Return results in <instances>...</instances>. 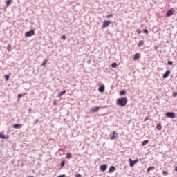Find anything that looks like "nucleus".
I'll use <instances>...</instances> for the list:
<instances>
[{
	"instance_id": "7ed1b4c3",
	"label": "nucleus",
	"mask_w": 177,
	"mask_h": 177,
	"mask_svg": "<svg viewBox=\"0 0 177 177\" xmlns=\"http://www.w3.org/2000/svg\"><path fill=\"white\" fill-rule=\"evenodd\" d=\"M174 13H175V10H174V8H171L167 11L166 14V17H171V16H172Z\"/></svg>"
},
{
	"instance_id": "f257e3e1",
	"label": "nucleus",
	"mask_w": 177,
	"mask_h": 177,
	"mask_svg": "<svg viewBox=\"0 0 177 177\" xmlns=\"http://www.w3.org/2000/svg\"><path fill=\"white\" fill-rule=\"evenodd\" d=\"M128 103V98L121 97L116 100V104L120 107H125Z\"/></svg>"
},
{
	"instance_id": "dca6fc26",
	"label": "nucleus",
	"mask_w": 177,
	"mask_h": 177,
	"mask_svg": "<svg viewBox=\"0 0 177 177\" xmlns=\"http://www.w3.org/2000/svg\"><path fill=\"white\" fill-rule=\"evenodd\" d=\"M98 91L100 92V93H103V92H104V86H100Z\"/></svg>"
},
{
	"instance_id": "473e14b6",
	"label": "nucleus",
	"mask_w": 177,
	"mask_h": 177,
	"mask_svg": "<svg viewBox=\"0 0 177 177\" xmlns=\"http://www.w3.org/2000/svg\"><path fill=\"white\" fill-rule=\"evenodd\" d=\"M53 106H56V104H57L56 100H53Z\"/></svg>"
},
{
	"instance_id": "f704fd0d",
	"label": "nucleus",
	"mask_w": 177,
	"mask_h": 177,
	"mask_svg": "<svg viewBox=\"0 0 177 177\" xmlns=\"http://www.w3.org/2000/svg\"><path fill=\"white\" fill-rule=\"evenodd\" d=\"M21 97H23V95L19 94L18 95V99H21Z\"/></svg>"
},
{
	"instance_id": "393cba45",
	"label": "nucleus",
	"mask_w": 177,
	"mask_h": 177,
	"mask_svg": "<svg viewBox=\"0 0 177 177\" xmlns=\"http://www.w3.org/2000/svg\"><path fill=\"white\" fill-rule=\"evenodd\" d=\"M66 165V161L65 160H62L61 161V168H63Z\"/></svg>"
},
{
	"instance_id": "c9c22d12",
	"label": "nucleus",
	"mask_w": 177,
	"mask_h": 177,
	"mask_svg": "<svg viewBox=\"0 0 177 177\" xmlns=\"http://www.w3.org/2000/svg\"><path fill=\"white\" fill-rule=\"evenodd\" d=\"M61 38L64 39V41L66 40V36L64 35H63Z\"/></svg>"
},
{
	"instance_id": "6ab92c4d",
	"label": "nucleus",
	"mask_w": 177,
	"mask_h": 177,
	"mask_svg": "<svg viewBox=\"0 0 177 177\" xmlns=\"http://www.w3.org/2000/svg\"><path fill=\"white\" fill-rule=\"evenodd\" d=\"M125 93H127V91L125 90H121L120 91V96H124L125 95Z\"/></svg>"
},
{
	"instance_id": "1a4fd4ad",
	"label": "nucleus",
	"mask_w": 177,
	"mask_h": 177,
	"mask_svg": "<svg viewBox=\"0 0 177 177\" xmlns=\"http://www.w3.org/2000/svg\"><path fill=\"white\" fill-rule=\"evenodd\" d=\"M170 74H171V71L170 70L166 71L165 73L162 75V78H164V79L168 78V77H169Z\"/></svg>"
},
{
	"instance_id": "a878e982",
	"label": "nucleus",
	"mask_w": 177,
	"mask_h": 177,
	"mask_svg": "<svg viewBox=\"0 0 177 177\" xmlns=\"http://www.w3.org/2000/svg\"><path fill=\"white\" fill-rule=\"evenodd\" d=\"M6 6H9V5H10V3H12V0H7L6 1Z\"/></svg>"
},
{
	"instance_id": "e433bc0d",
	"label": "nucleus",
	"mask_w": 177,
	"mask_h": 177,
	"mask_svg": "<svg viewBox=\"0 0 177 177\" xmlns=\"http://www.w3.org/2000/svg\"><path fill=\"white\" fill-rule=\"evenodd\" d=\"M38 122H39V119H36V120L35 121L34 124H38Z\"/></svg>"
},
{
	"instance_id": "f3484780",
	"label": "nucleus",
	"mask_w": 177,
	"mask_h": 177,
	"mask_svg": "<svg viewBox=\"0 0 177 177\" xmlns=\"http://www.w3.org/2000/svg\"><path fill=\"white\" fill-rule=\"evenodd\" d=\"M66 90H64L62 91H61L58 95H57V97H62L63 96V95H64L66 93Z\"/></svg>"
},
{
	"instance_id": "4c0bfd02",
	"label": "nucleus",
	"mask_w": 177,
	"mask_h": 177,
	"mask_svg": "<svg viewBox=\"0 0 177 177\" xmlns=\"http://www.w3.org/2000/svg\"><path fill=\"white\" fill-rule=\"evenodd\" d=\"M91 62H92V60L88 59V60L87 61V64H91Z\"/></svg>"
},
{
	"instance_id": "4be33fe9",
	"label": "nucleus",
	"mask_w": 177,
	"mask_h": 177,
	"mask_svg": "<svg viewBox=\"0 0 177 177\" xmlns=\"http://www.w3.org/2000/svg\"><path fill=\"white\" fill-rule=\"evenodd\" d=\"M147 143H149V140H145L142 143V146H145V145H147Z\"/></svg>"
},
{
	"instance_id": "7c9ffc66",
	"label": "nucleus",
	"mask_w": 177,
	"mask_h": 177,
	"mask_svg": "<svg viewBox=\"0 0 177 177\" xmlns=\"http://www.w3.org/2000/svg\"><path fill=\"white\" fill-rule=\"evenodd\" d=\"M110 17H113V14H109L106 15V19H110Z\"/></svg>"
},
{
	"instance_id": "20e7f679",
	"label": "nucleus",
	"mask_w": 177,
	"mask_h": 177,
	"mask_svg": "<svg viewBox=\"0 0 177 177\" xmlns=\"http://www.w3.org/2000/svg\"><path fill=\"white\" fill-rule=\"evenodd\" d=\"M129 161L130 167H133V165H135V164H136L139 161V159L136 158L134 160H132V159L129 158Z\"/></svg>"
},
{
	"instance_id": "9b49d317",
	"label": "nucleus",
	"mask_w": 177,
	"mask_h": 177,
	"mask_svg": "<svg viewBox=\"0 0 177 177\" xmlns=\"http://www.w3.org/2000/svg\"><path fill=\"white\" fill-rule=\"evenodd\" d=\"M99 110H100V107L97 106V107L91 108L90 111L91 113H96V111H99Z\"/></svg>"
},
{
	"instance_id": "f03ea898",
	"label": "nucleus",
	"mask_w": 177,
	"mask_h": 177,
	"mask_svg": "<svg viewBox=\"0 0 177 177\" xmlns=\"http://www.w3.org/2000/svg\"><path fill=\"white\" fill-rule=\"evenodd\" d=\"M32 35H35V31L34 29H31L30 30L25 32V37H32Z\"/></svg>"
},
{
	"instance_id": "b1692460",
	"label": "nucleus",
	"mask_w": 177,
	"mask_h": 177,
	"mask_svg": "<svg viewBox=\"0 0 177 177\" xmlns=\"http://www.w3.org/2000/svg\"><path fill=\"white\" fill-rule=\"evenodd\" d=\"M48 62L47 59H44V62L41 63V66L44 67V66H46V62Z\"/></svg>"
},
{
	"instance_id": "6e6552de",
	"label": "nucleus",
	"mask_w": 177,
	"mask_h": 177,
	"mask_svg": "<svg viewBox=\"0 0 177 177\" xmlns=\"http://www.w3.org/2000/svg\"><path fill=\"white\" fill-rule=\"evenodd\" d=\"M112 133H113L112 136H110V140H114L117 139V136H118V134H117V132L113 131Z\"/></svg>"
},
{
	"instance_id": "5701e85b",
	"label": "nucleus",
	"mask_w": 177,
	"mask_h": 177,
	"mask_svg": "<svg viewBox=\"0 0 177 177\" xmlns=\"http://www.w3.org/2000/svg\"><path fill=\"white\" fill-rule=\"evenodd\" d=\"M12 48V45L11 44H8L7 46V50H8V52H11L12 49H10Z\"/></svg>"
},
{
	"instance_id": "58836bf2",
	"label": "nucleus",
	"mask_w": 177,
	"mask_h": 177,
	"mask_svg": "<svg viewBox=\"0 0 177 177\" xmlns=\"http://www.w3.org/2000/svg\"><path fill=\"white\" fill-rule=\"evenodd\" d=\"M57 177H66V174H61L58 176Z\"/></svg>"
},
{
	"instance_id": "0eeeda50",
	"label": "nucleus",
	"mask_w": 177,
	"mask_h": 177,
	"mask_svg": "<svg viewBox=\"0 0 177 177\" xmlns=\"http://www.w3.org/2000/svg\"><path fill=\"white\" fill-rule=\"evenodd\" d=\"M100 169L102 172H105V171L107 170V165L106 164L101 165L100 167Z\"/></svg>"
},
{
	"instance_id": "423d86ee",
	"label": "nucleus",
	"mask_w": 177,
	"mask_h": 177,
	"mask_svg": "<svg viewBox=\"0 0 177 177\" xmlns=\"http://www.w3.org/2000/svg\"><path fill=\"white\" fill-rule=\"evenodd\" d=\"M111 23V21H104V22L102 24V28H106L109 27V26H110Z\"/></svg>"
},
{
	"instance_id": "37998d69",
	"label": "nucleus",
	"mask_w": 177,
	"mask_h": 177,
	"mask_svg": "<svg viewBox=\"0 0 177 177\" xmlns=\"http://www.w3.org/2000/svg\"><path fill=\"white\" fill-rule=\"evenodd\" d=\"M147 120V118H145V122H146Z\"/></svg>"
},
{
	"instance_id": "2eb2a0df",
	"label": "nucleus",
	"mask_w": 177,
	"mask_h": 177,
	"mask_svg": "<svg viewBox=\"0 0 177 177\" xmlns=\"http://www.w3.org/2000/svg\"><path fill=\"white\" fill-rule=\"evenodd\" d=\"M143 45H145V41H143V40H140L138 44V48H142V46H143Z\"/></svg>"
},
{
	"instance_id": "cd10ccee",
	"label": "nucleus",
	"mask_w": 177,
	"mask_h": 177,
	"mask_svg": "<svg viewBox=\"0 0 177 177\" xmlns=\"http://www.w3.org/2000/svg\"><path fill=\"white\" fill-rule=\"evenodd\" d=\"M66 158H68V159L71 158V153H66Z\"/></svg>"
},
{
	"instance_id": "4468645a",
	"label": "nucleus",
	"mask_w": 177,
	"mask_h": 177,
	"mask_svg": "<svg viewBox=\"0 0 177 177\" xmlns=\"http://www.w3.org/2000/svg\"><path fill=\"white\" fill-rule=\"evenodd\" d=\"M115 171V167L114 166H111L109 167V174H113V172H114Z\"/></svg>"
},
{
	"instance_id": "a211bd4d",
	"label": "nucleus",
	"mask_w": 177,
	"mask_h": 177,
	"mask_svg": "<svg viewBox=\"0 0 177 177\" xmlns=\"http://www.w3.org/2000/svg\"><path fill=\"white\" fill-rule=\"evenodd\" d=\"M156 128L158 131H161V129H162V126L161 125V124L159 123V124H157Z\"/></svg>"
},
{
	"instance_id": "ddd939ff",
	"label": "nucleus",
	"mask_w": 177,
	"mask_h": 177,
	"mask_svg": "<svg viewBox=\"0 0 177 177\" xmlns=\"http://www.w3.org/2000/svg\"><path fill=\"white\" fill-rule=\"evenodd\" d=\"M0 139H9V135H5L0 133Z\"/></svg>"
},
{
	"instance_id": "aec40b11",
	"label": "nucleus",
	"mask_w": 177,
	"mask_h": 177,
	"mask_svg": "<svg viewBox=\"0 0 177 177\" xmlns=\"http://www.w3.org/2000/svg\"><path fill=\"white\" fill-rule=\"evenodd\" d=\"M156 169V167H149L147 168V172H150V171H154Z\"/></svg>"
},
{
	"instance_id": "a18cd8bd",
	"label": "nucleus",
	"mask_w": 177,
	"mask_h": 177,
	"mask_svg": "<svg viewBox=\"0 0 177 177\" xmlns=\"http://www.w3.org/2000/svg\"><path fill=\"white\" fill-rule=\"evenodd\" d=\"M29 111H31V109H29Z\"/></svg>"
},
{
	"instance_id": "c85d7f7f",
	"label": "nucleus",
	"mask_w": 177,
	"mask_h": 177,
	"mask_svg": "<svg viewBox=\"0 0 177 177\" xmlns=\"http://www.w3.org/2000/svg\"><path fill=\"white\" fill-rule=\"evenodd\" d=\"M4 78L6 81H8L9 80V75H5Z\"/></svg>"
},
{
	"instance_id": "72a5a7b5",
	"label": "nucleus",
	"mask_w": 177,
	"mask_h": 177,
	"mask_svg": "<svg viewBox=\"0 0 177 177\" xmlns=\"http://www.w3.org/2000/svg\"><path fill=\"white\" fill-rule=\"evenodd\" d=\"M75 177H82V175L80 174H77L75 175Z\"/></svg>"
},
{
	"instance_id": "39448f33",
	"label": "nucleus",
	"mask_w": 177,
	"mask_h": 177,
	"mask_svg": "<svg viewBox=\"0 0 177 177\" xmlns=\"http://www.w3.org/2000/svg\"><path fill=\"white\" fill-rule=\"evenodd\" d=\"M166 117H167V118H175L176 115L174 112H167L166 113Z\"/></svg>"
},
{
	"instance_id": "f8f14e48",
	"label": "nucleus",
	"mask_w": 177,
	"mask_h": 177,
	"mask_svg": "<svg viewBox=\"0 0 177 177\" xmlns=\"http://www.w3.org/2000/svg\"><path fill=\"white\" fill-rule=\"evenodd\" d=\"M23 127V124H15L12 126V128H15V129H20V128H21Z\"/></svg>"
},
{
	"instance_id": "9d476101",
	"label": "nucleus",
	"mask_w": 177,
	"mask_h": 177,
	"mask_svg": "<svg viewBox=\"0 0 177 177\" xmlns=\"http://www.w3.org/2000/svg\"><path fill=\"white\" fill-rule=\"evenodd\" d=\"M139 59H140V53H136V54L133 55V59L134 61H136V60H139Z\"/></svg>"
},
{
	"instance_id": "bb28decb",
	"label": "nucleus",
	"mask_w": 177,
	"mask_h": 177,
	"mask_svg": "<svg viewBox=\"0 0 177 177\" xmlns=\"http://www.w3.org/2000/svg\"><path fill=\"white\" fill-rule=\"evenodd\" d=\"M167 64H168V66H172V64H174V62H172V61H167Z\"/></svg>"
},
{
	"instance_id": "ea45409f",
	"label": "nucleus",
	"mask_w": 177,
	"mask_h": 177,
	"mask_svg": "<svg viewBox=\"0 0 177 177\" xmlns=\"http://www.w3.org/2000/svg\"><path fill=\"white\" fill-rule=\"evenodd\" d=\"M138 34H142V30H137Z\"/></svg>"
},
{
	"instance_id": "79ce46f5",
	"label": "nucleus",
	"mask_w": 177,
	"mask_h": 177,
	"mask_svg": "<svg viewBox=\"0 0 177 177\" xmlns=\"http://www.w3.org/2000/svg\"><path fill=\"white\" fill-rule=\"evenodd\" d=\"M158 46H155V47H154V50H158Z\"/></svg>"
},
{
	"instance_id": "a19ab883",
	"label": "nucleus",
	"mask_w": 177,
	"mask_h": 177,
	"mask_svg": "<svg viewBox=\"0 0 177 177\" xmlns=\"http://www.w3.org/2000/svg\"><path fill=\"white\" fill-rule=\"evenodd\" d=\"M173 96H174V97H176L177 96V93H174Z\"/></svg>"
},
{
	"instance_id": "c03bdc74",
	"label": "nucleus",
	"mask_w": 177,
	"mask_h": 177,
	"mask_svg": "<svg viewBox=\"0 0 177 177\" xmlns=\"http://www.w3.org/2000/svg\"><path fill=\"white\" fill-rule=\"evenodd\" d=\"M27 177H34V176H27Z\"/></svg>"
},
{
	"instance_id": "412c9836",
	"label": "nucleus",
	"mask_w": 177,
	"mask_h": 177,
	"mask_svg": "<svg viewBox=\"0 0 177 177\" xmlns=\"http://www.w3.org/2000/svg\"><path fill=\"white\" fill-rule=\"evenodd\" d=\"M118 64L116 62H113L111 64V67H112V68H115L117 67Z\"/></svg>"
},
{
	"instance_id": "2f4dec72",
	"label": "nucleus",
	"mask_w": 177,
	"mask_h": 177,
	"mask_svg": "<svg viewBox=\"0 0 177 177\" xmlns=\"http://www.w3.org/2000/svg\"><path fill=\"white\" fill-rule=\"evenodd\" d=\"M162 174H163L164 176H167V175H168V171H162Z\"/></svg>"
},
{
	"instance_id": "c756f323",
	"label": "nucleus",
	"mask_w": 177,
	"mask_h": 177,
	"mask_svg": "<svg viewBox=\"0 0 177 177\" xmlns=\"http://www.w3.org/2000/svg\"><path fill=\"white\" fill-rule=\"evenodd\" d=\"M143 32H144V34H149V30H147V29H144L143 30Z\"/></svg>"
}]
</instances>
